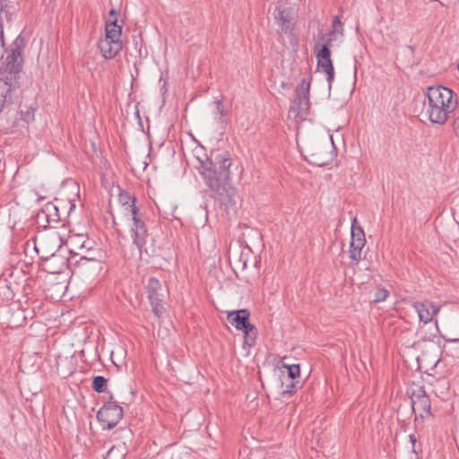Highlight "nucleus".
<instances>
[{
	"label": "nucleus",
	"mask_w": 459,
	"mask_h": 459,
	"mask_svg": "<svg viewBox=\"0 0 459 459\" xmlns=\"http://www.w3.org/2000/svg\"><path fill=\"white\" fill-rule=\"evenodd\" d=\"M231 160L217 155L214 160L201 161L199 169L206 186L223 201L235 204V189L230 186Z\"/></svg>",
	"instance_id": "1"
},
{
	"label": "nucleus",
	"mask_w": 459,
	"mask_h": 459,
	"mask_svg": "<svg viewBox=\"0 0 459 459\" xmlns=\"http://www.w3.org/2000/svg\"><path fill=\"white\" fill-rule=\"evenodd\" d=\"M457 107V99L447 87L429 86L425 92L423 114L432 123L445 125Z\"/></svg>",
	"instance_id": "2"
},
{
	"label": "nucleus",
	"mask_w": 459,
	"mask_h": 459,
	"mask_svg": "<svg viewBox=\"0 0 459 459\" xmlns=\"http://www.w3.org/2000/svg\"><path fill=\"white\" fill-rule=\"evenodd\" d=\"M302 152L307 162L318 167L330 164L335 157V148L331 136L329 139L309 141Z\"/></svg>",
	"instance_id": "3"
},
{
	"label": "nucleus",
	"mask_w": 459,
	"mask_h": 459,
	"mask_svg": "<svg viewBox=\"0 0 459 459\" xmlns=\"http://www.w3.org/2000/svg\"><path fill=\"white\" fill-rule=\"evenodd\" d=\"M130 207L131 217L128 219L133 221L130 233L134 244L136 246L140 254L143 252H145L146 254L153 252V239L148 233L143 216L139 214L137 207Z\"/></svg>",
	"instance_id": "4"
},
{
	"label": "nucleus",
	"mask_w": 459,
	"mask_h": 459,
	"mask_svg": "<svg viewBox=\"0 0 459 459\" xmlns=\"http://www.w3.org/2000/svg\"><path fill=\"white\" fill-rule=\"evenodd\" d=\"M249 316L247 309H239L229 312L227 319L236 329L243 332L245 343L251 347L255 343L257 329L249 323Z\"/></svg>",
	"instance_id": "5"
},
{
	"label": "nucleus",
	"mask_w": 459,
	"mask_h": 459,
	"mask_svg": "<svg viewBox=\"0 0 459 459\" xmlns=\"http://www.w3.org/2000/svg\"><path fill=\"white\" fill-rule=\"evenodd\" d=\"M325 35L322 34L318 38V41L315 45V55L317 59V70L326 74V80L329 87L334 79V69L331 59L330 48L327 45H321L320 41H324Z\"/></svg>",
	"instance_id": "6"
},
{
	"label": "nucleus",
	"mask_w": 459,
	"mask_h": 459,
	"mask_svg": "<svg viewBox=\"0 0 459 459\" xmlns=\"http://www.w3.org/2000/svg\"><path fill=\"white\" fill-rule=\"evenodd\" d=\"M146 289L153 314L157 318L162 317L166 309L164 307L165 295L161 283L158 279L151 277L148 280Z\"/></svg>",
	"instance_id": "7"
},
{
	"label": "nucleus",
	"mask_w": 459,
	"mask_h": 459,
	"mask_svg": "<svg viewBox=\"0 0 459 459\" xmlns=\"http://www.w3.org/2000/svg\"><path fill=\"white\" fill-rule=\"evenodd\" d=\"M123 417V409L116 402H107L97 412V419L103 429L115 428Z\"/></svg>",
	"instance_id": "8"
},
{
	"label": "nucleus",
	"mask_w": 459,
	"mask_h": 459,
	"mask_svg": "<svg viewBox=\"0 0 459 459\" xmlns=\"http://www.w3.org/2000/svg\"><path fill=\"white\" fill-rule=\"evenodd\" d=\"M310 82L303 79L295 90V98L291 102L290 112L295 117L307 114L309 109Z\"/></svg>",
	"instance_id": "9"
},
{
	"label": "nucleus",
	"mask_w": 459,
	"mask_h": 459,
	"mask_svg": "<svg viewBox=\"0 0 459 459\" xmlns=\"http://www.w3.org/2000/svg\"><path fill=\"white\" fill-rule=\"evenodd\" d=\"M61 247V238L54 234L40 237L35 240V250L44 260L55 256L56 252Z\"/></svg>",
	"instance_id": "10"
},
{
	"label": "nucleus",
	"mask_w": 459,
	"mask_h": 459,
	"mask_svg": "<svg viewBox=\"0 0 459 459\" xmlns=\"http://www.w3.org/2000/svg\"><path fill=\"white\" fill-rule=\"evenodd\" d=\"M357 220L353 219L351 225V238L350 245V258L356 263L360 260L361 250L365 246V234L360 226H356Z\"/></svg>",
	"instance_id": "11"
},
{
	"label": "nucleus",
	"mask_w": 459,
	"mask_h": 459,
	"mask_svg": "<svg viewBox=\"0 0 459 459\" xmlns=\"http://www.w3.org/2000/svg\"><path fill=\"white\" fill-rule=\"evenodd\" d=\"M411 407L414 413H418L420 417L424 418L425 415H431V403L429 397L426 394L423 387L414 390L411 396Z\"/></svg>",
	"instance_id": "12"
},
{
	"label": "nucleus",
	"mask_w": 459,
	"mask_h": 459,
	"mask_svg": "<svg viewBox=\"0 0 459 459\" xmlns=\"http://www.w3.org/2000/svg\"><path fill=\"white\" fill-rule=\"evenodd\" d=\"M37 219L39 223H46L44 227L56 228L62 220L59 206L54 203L46 204L38 213Z\"/></svg>",
	"instance_id": "13"
},
{
	"label": "nucleus",
	"mask_w": 459,
	"mask_h": 459,
	"mask_svg": "<svg viewBox=\"0 0 459 459\" xmlns=\"http://www.w3.org/2000/svg\"><path fill=\"white\" fill-rule=\"evenodd\" d=\"M412 307L418 313L420 321L424 324L432 322L434 320V316H436L440 310L439 306H436L432 301L429 300H425L423 302H414Z\"/></svg>",
	"instance_id": "14"
},
{
	"label": "nucleus",
	"mask_w": 459,
	"mask_h": 459,
	"mask_svg": "<svg viewBox=\"0 0 459 459\" xmlns=\"http://www.w3.org/2000/svg\"><path fill=\"white\" fill-rule=\"evenodd\" d=\"M99 48L103 57L111 59L122 49V41L104 38L99 41Z\"/></svg>",
	"instance_id": "15"
},
{
	"label": "nucleus",
	"mask_w": 459,
	"mask_h": 459,
	"mask_svg": "<svg viewBox=\"0 0 459 459\" xmlns=\"http://www.w3.org/2000/svg\"><path fill=\"white\" fill-rule=\"evenodd\" d=\"M22 50L16 46L6 57V67L11 74H18L22 70Z\"/></svg>",
	"instance_id": "16"
},
{
	"label": "nucleus",
	"mask_w": 459,
	"mask_h": 459,
	"mask_svg": "<svg viewBox=\"0 0 459 459\" xmlns=\"http://www.w3.org/2000/svg\"><path fill=\"white\" fill-rule=\"evenodd\" d=\"M275 12H276V15H275L276 22L278 23V25L281 28V32L284 33V34L290 32V30H291L290 13L286 10H282L281 8H277L275 10Z\"/></svg>",
	"instance_id": "17"
},
{
	"label": "nucleus",
	"mask_w": 459,
	"mask_h": 459,
	"mask_svg": "<svg viewBox=\"0 0 459 459\" xmlns=\"http://www.w3.org/2000/svg\"><path fill=\"white\" fill-rule=\"evenodd\" d=\"M281 392L282 394H291L300 385V380H293L281 375Z\"/></svg>",
	"instance_id": "18"
},
{
	"label": "nucleus",
	"mask_w": 459,
	"mask_h": 459,
	"mask_svg": "<svg viewBox=\"0 0 459 459\" xmlns=\"http://www.w3.org/2000/svg\"><path fill=\"white\" fill-rule=\"evenodd\" d=\"M122 33V25L117 24V20L115 19L106 25L105 39H110L117 41H121L120 37Z\"/></svg>",
	"instance_id": "19"
},
{
	"label": "nucleus",
	"mask_w": 459,
	"mask_h": 459,
	"mask_svg": "<svg viewBox=\"0 0 459 459\" xmlns=\"http://www.w3.org/2000/svg\"><path fill=\"white\" fill-rule=\"evenodd\" d=\"M281 376L290 378V379H293V380H299L300 379L299 364L287 365L285 363H282Z\"/></svg>",
	"instance_id": "20"
},
{
	"label": "nucleus",
	"mask_w": 459,
	"mask_h": 459,
	"mask_svg": "<svg viewBox=\"0 0 459 459\" xmlns=\"http://www.w3.org/2000/svg\"><path fill=\"white\" fill-rule=\"evenodd\" d=\"M119 202L122 204L125 216L130 218V206L136 207L135 198L134 196H131L127 193H121L119 195Z\"/></svg>",
	"instance_id": "21"
},
{
	"label": "nucleus",
	"mask_w": 459,
	"mask_h": 459,
	"mask_svg": "<svg viewBox=\"0 0 459 459\" xmlns=\"http://www.w3.org/2000/svg\"><path fill=\"white\" fill-rule=\"evenodd\" d=\"M411 443V451L407 455H401L399 459H418V454L421 451L420 445H417V438L414 434L409 436Z\"/></svg>",
	"instance_id": "22"
},
{
	"label": "nucleus",
	"mask_w": 459,
	"mask_h": 459,
	"mask_svg": "<svg viewBox=\"0 0 459 459\" xmlns=\"http://www.w3.org/2000/svg\"><path fill=\"white\" fill-rule=\"evenodd\" d=\"M107 379L102 376H97L93 378L92 388L97 393H102L105 391Z\"/></svg>",
	"instance_id": "23"
},
{
	"label": "nucleus",
	"mask_w": 459,
	"mask_h": 459,
	"mask_svg": "<svg viewBox=\"0 0 459 459\" xmlns=\"http://www.w3.org/2000/svg\"><path fill=\"white\" fill-rule=\"evenodd\" d=\"M331 30L334 31L335 34H338L340 38H342V36H343V24L341 22L339 16H335L333 19V23H332Z\"/></svg>",
	"instance_id": "24"
},
{
	"label": "nucleus",
	"mask_w": 459,
	"mask_h": 459,
	"mask_svg": "<svg viewBox=\"0 0 459 459\" xmlns=\"http://www.w3.org/2000/svg\"><path fill=\"white\" fill-rule=\"evenodd\" d=\"M388 295H389V292L387 290L378 289L374 294L373 302L378 303V302L385 301L386 299V298L388 297Z\"/></svg>",
	"instance_id": "25"
},
{
	"label": "nucleus",
	"mask_w": 459,
	"mask_h": 459,
	"mask_svg": "<svg viewBox=\"0 0 459 459\" xmlns=\"http://www.w3.org/2000/svg\"><path fill=\"white\" fill-rule=\"evenodd\" d=\"M34 111L35 109L33 108H29L25 112L21 111L22 118L27 122L30 123V121L34 120Z\"/></svg>",
	"instance_id": "26"
},
{
	"label": "nucleus",
	"mask_w": 459,
	"mask_h": 459,
	"mask_svg": "<svg viewBox=\"0 0 459 459\" xmlns=\"http://www.w3.org/2000/svg\"><path fill=\"white\" fill-rule=\"evenodd\" d=\"M338 39H341L338 34H335L334 31L330 30L327 34V39L323 41L324 43H321V45H327L330 48L331 44L333 41L337 40Z\"/></svg>",
	"instance_id": "27"
},
{
	"label": "nucleus",
	"mask_w": 459,
	"mask_h": 459,
	"mask_svg": "<svg viewBox=\"0 0 459 459\" xmlns=\"http://www.w3.org/2000/svg\"><path fill=\"white\" fill-rule=\"evenodd\" d=\"M215 114L219 115L220 117H223L226 115V110L224 108V105L221 100H218L215 102Z\"/></svg>",
	"instance_id": "28"
},
{
	"label": "nucleus",
	"mask_w": 459,
	"mask_h": 459,
	"mask_svg": "<svg viewBox=\"0 0 459 459\" xmlns=\"http://www.w3.org/2000/svg\"><path fill=\"white\" fill-rule=\"evenodd\" d=\"M4 47V28L2 22H0V51Z\"/></svg>",
	"instance_id": "29"
},
{
	"label": "nucleus",
	"mask_w": 459,
	"mask_h": 459,
	"mask_svg": "<svg viewBox=\"0 0 459 459\" xmlns=\"http://www.w3.org/2000/svg\"><path fill=\"white\" fill-rule=\"evenodd\" d=\"M454 131L457 137H459V117L454 121Z\"/></svg>",
	"instance_id": "30"
},
{
	"label": "nucleus",
	"mask_w": 459,
	"mask_h": 459,
	"mask_svg": "<svg viewBox=\"0 0 459 459\" xmlns=\"http://www.w3.org/2000/svg\"><path fill=\"white\" fill-rule=\"evenodd\" d=\"M117 448L115 446H112L108 449V451L106 454V456L104 459H111L113 454L116 452Z\"/></svg>",
	"instance_id": "31"
},
{
	"label": "nucleus",
	"mask_w": 459,
	"mask_h": 459,
	"mask_svg": "<svg viewBox=\"0 0 459 459\" xmlns=\"http://www.w3.org/2000/svg\"><path fill=\"white\" fill-rule=\"evenodd\" d=\"M68 205H69V211H68V215L71 213V212L75 208V204H73L72 202H69L68 203Z\"/></svg>",
	"instance_id": "32"
},
{
	"label": "nucleus",
	"mask_w": 459,
	"mask_h": 459,
	"mask_svg": "<svg viewBox=\"0 0 459 459\" xmlns=\"http://www.w3.org/2000/svg\"><path fill=\"white\" fill-rule=\"evenodd\" d=\"M4 0H0V13L3 11Z\"/></svg>",
	"instance_id": "33"
},
{
	"label": "nucleus",
	"mask_w": 459,
	"mask_h": 459,
	"mask_svg": "<svg viewBox=\"0 0 459 459\" xmlns=\"http://www.w3.org/2000/svg\"><path fill=\"white\" fill-rule=\"evenodd\" d=\"M109 14L112 15V16L113 15L115 16L117 14V13H116V11L114 9H111L110 12H109Z\"/></svg>",
	"instance_id": "34"
},
{
	"label": "nucleus",
	"mask_w": 459,
	"mask_h": 459,
	"mask_svg": "<svg viewBox=\"0 0 459 459\" xmlns=\"http://www.w3.org/2000/svg\"><path fill=\"white\" fill-rule=\"evenodd\" d=\"M408 48H409V49H410L411 51H413V49H414V48H413V47H411V46H408Z\"/></svg>",
	"instance_id": "35"
}]
</instances>
